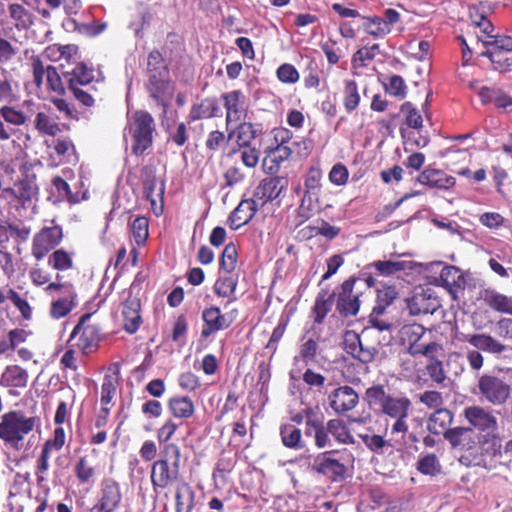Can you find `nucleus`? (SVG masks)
<instances>
[{"mask_svg": "<svg viewBox=\"0 0 512 512\" xmlns=\"http://www.w3.org/2000/svg\"><path fill=\"white\" fill-rule=\"evenodd\" d=\"M368 405L393 420L390 427L391 440L395 444L416 443L418 437L409 432L408 418L412 412V402L404 394H390L381 384L369 387L365 392Z\"/></svg>", "mask_w": 512, "mask_h": 512, "instance_id": "1", "label": "nucleus"}, {"mask_svg": "<svg viewBox=\"0 0 512 512\" xmlns=\"http://www.w3.org/2000/svg\"><path fill=\"white\" fill-rule=\"evenodd\" d=\"M463 416L474 431L477 430L483 433L482 438L479 439L483 450L486 452L491 450L495 453L500 447L498 438L499 425L495 412L488 407L471 405L465 407Z\"/></svg>", "mask_w": 512, "mask_h": 512, "instance_id": "2", "label": "nucleus"}, {"mask_svg": "<svg viewBox=\"0 0 512 512\" xmlns=\"http://www.w3.org/2000/svg\"><path fill=\"white\" fill-rule=\"evenodd\" d=\"M37 422V417L27 416L21 410L8 411L0 417V439L13 448H19Z\"/></svg>", "mask_w": 512, "mask_h": 512, "instance_id": "3", "label": "nucleus"}, {"mask_svg": "<svg viewBox=\"0 0 512 512\" xmlns=\"http://www.w3.org/2000/svg\"><path fill=\"white\" fill-rule=\"evenodd\" d=\"M480 400L494 407L504 406L511 396V386L502 377L484 373L477 381Z\"/></svg>", "mask_w": 512, "mask_h": 512, "instance_id": "4", "label": "nucleus"}, {"mask_svg": "<svg viewBox=\"0 0 512 512\" xmlns=\"http://www.w3.org/2000/svg\"><path fill=\"white\" fill-rule=\"evenodd\" d=\"M155 122L147 111H136L129 124V133L133 138L132 151L136 155L143 154L153 143Z\"/></svg>", "mask_w": 512, "mask_h": 512, "instance_id": "5", "label": "nucleus"}, {"mask_svg": "<svg viewBox=\"0 0 512 512\" xmlns=\"http://www.w3.org/2000/svg\"><path fill=\"white\" fill-rule=\"evenodd\" d=\"M91 316L89 313L83 315L69 338L72 346L77 347L85 354L94 350L100 341V327L98 324L90 322Z\"/></svg>", "mask_w": 512, "mask_h": 512, "instance_id": "6", "label": "nucleus"}, {"mask_svg": "<svg viewBox=\"0 0 512 512\" xmlns=\"http://www.w3.org/2000/svg\"><path fill=\"white\" fill-rule=\"evenodd\" d=\"M312 471L321 474L333 481L345 478L347 467L342 459L335 458V452L326 451L316 455L311 464Z\"/></svg>", "mask_w": 512, "mask_h": 512, "instance_id": "7", "label": "nucleus"}, {"mask_svg": "<svg viewBox=\"0 0 512 512\" xmlns=\"http://www.w3.org/2000/svg\"><path fill=\"white\" fill-rule=\"evenodd\" d=\"M147 89L150 96L157 104L166 107L172 98L174 87L168 80V71L166 67L155 69V72L149 73Z\"/></svg>", "mask_w": 512, "mask_h": 512, "instance_id": "8", "label": "nucleus"}, {"mask_svg": "<svg viewBox=\"0 0 512 512\" xmlns=\"http://www.w3.org/2000/svg\"><path fill=\"white\" fill-rule=\"evenodd\" d=\"M38 194V187L34 177H25L15 183L14 188H4L0 193V200L8 203L19 201L24 207L30 206Z\"/></svg>", "mask_w": 512, "mask_h": 512, "instance_id": "9", "label": "nucleus"}, {"mask_svg": "<svg viewBox=\"0 0 512 512\" xmlns=\"http://www.w3.org/2000/svg\"><path fill=\"white\" fill-rule=\"evenodd\" d=\"M223 106L226 110V130L233 124L245 121L247 116V104L244 94L240 90H233L222 94Z\"/></svg>", "mask_w": 512, "mask_h": 512, "instance_id": "10", "label": "nucleus"}, {"mask_svg": "<svg viewBox=\"0 0 512 512\" xmlns=\"http://www.w3.org/2000/svg\"><path fill=\"white\" fill-rule=\"evenodd\" d=\"M46 291L49 293L54 291L63 292V297L53 301L51 304L50 315L55 319L65 317L77 305V295L71 284L53 282L46 287Z\"/></svg>", "mask_w": 512, "mask_h": 512, "instance_id": "11", "label": "nucleus"}, {"mask_svg": "<svg viewBox=\"0 0 512 512\" xmlns=\"http://www.w3.org/2000/svg\"><path fill=\"white\" fill-rule=\"evenodd\" d=\"M62 228L58 225L44 227L33 238L32 255L37 259H43L62 240Z\"/></svg>", "mask_w": 512, "mask_h": 512, "instance_id": "12", "label": "nucleus"}, {"mask_svg": "<svg viewBox=\"0 0 512 512\" xmlns=\"http://www.w3.org/2000/svg\"><path fill=\"white\" fill-rule=\"evenodd\" d=\"M358 394L350 386H341L329 395V404L338 414L346 413L358 404Z\"/></svg>", "mask_w": 512, "mask_h": 512, "instance_id": "13", "label": "nucleus"}, {"mask_svg": "<svg viewBox=\"0 0 512 512\" xmlns=\"http://www.w3.org/2000/svg\"><path fill=\"white\" fill-rule=\"evenodd\" d=\"M479 299L491 310L512 316V296L488 287L479 291Z\"/></svg>", "mask_w": 512, "mask_h": 512, "instance_id": "14", "label": "nucleus"}, {"mask_svg": "<svg viewBox=\"0 0 512 512\" xmlns=\"http://www.w3.org/2000/svg\"><path fill=\"white\" fill-rule=\"evenodd\" d=\"M284 189V180L279 177L264 178L255 188L253 199L260 207L276 199Z\"/></svg>", "mask_w": 512, "mask_h": 512, "instance_id": "15", "label": "nucleus"}, {"mask_svg": "<svg viewBox=\"0 0 512 512\" xmlns=\"http://www.w3.org/2000/svg\"><path fill=\"white\" fill-rule=\"evenodd\" d=\"M444 438L455 449L468 451L476 446V434L471 427H455L444 432Z\"/></svg>", "mask_w": 512, "mask_h": 512, "instance_id": "16", "label": "nucleus"}, {"mask_svg": "<svg viewBox=\"0 0 512 512\" xmlns=\"http://www.w3.org/2000/svg\"><path fill=\"white\" fill-rule=\"evenodd\" d=\"M179 475V466L169 465L165 460L154 462L151 471V481L154 487L166 488Z\"/></svg>", "mask_w": 512, "mask_h": 512, "instance_id": "17", "label": "nucleus"}, {"mask_svg": "<svg viewBox=\"0 0 512 512\" xmlns=\"http://www.w3.org/2000/svg\"><path fill=\"white\" fill-rule=\"evenodd\" d=\"M140 300L131 295L129 292L128 297L123 302L122 316H123V328L128 333H135L141 324L140 316Z\"/></svg>", "mask_w": 512, "mask_h": 512, "instance_id": "18", "label": "nucleus"}, {"mask_svg": "<svg viewBox=\"0 0 512 512\" xmlns=\"http://www.w3.org/2000/svg\"><path fill=\"white\" fill-rule=\"evenodd\" d=\"M461 340L469 343L476 350L486 353L501 354L506 349L504 344L491 335L485 333L464 334L462 335Z\"/></svg>", "mask_w": 512, "mask_h": 512, "instance_id": "19", "label": "nucleus"}, {"mask_svg": "<svg viewBox=\"0 0 512 512\" xmlns=\"http://www.w3.org/2000/svg\"><path fill=\"white\" fill-rule=\"evenodd\" d=\"M410 315L432 314L440 306L436 297L426 292L416 293L406 300Z\"/></svg>", "mask_w": 512, "mask_h": 512, "instance_id": "20", "label": "nucleus"}, {"mask_svg": "<svg viewBox=\"0 0 512 512\" xmlns=\"http://www.w3.org/2000/svg\"><path fill=\"white\" fill-rule=\"evenodd\" d=\"M202 319L204 326L201 331V336L207 338L212 334L224 330L230 326L225 316L221 313L218 307L206 308L202 312Z\"/></svg>", "mask_w": 512, "mask_h": 512, "instance_id": "21", "label": "nucleus"}, {"mask_svg": "<svg viewBox=\"0 0 512 512\" xmlns=\"http://www.w3.org/2000/svg\"><path fill=\"white\" fill-rule=\"evenodd\" d=\"M440 280L443 287L452 295L454 299L457 298L458 292L464 290L466 279L463 272L456 266H444L440 272Z\"/></svg>", "mask_w": 512, "mask_h": 512, "instance_id": "22", "label": "nucleus"}, {"mask_svg": "<svg viewBox=\"0 0 512 512\" xmlns=\"http://www.w3.org/2000/svg\"><path fill=\"white\" fill-rule=\"evenodd\" d=\"M482 41L484 44L493 47L492 51L486 52V55L489 56L493 63L501 64L503 61L506 64L505 68L512 66L511 59L505 56L506 52L512 51V38L510 36H494L493 41Z\"/></svg>", "mask_w": 512, "mask_h": 512, "instance_id": "23", "label": "nucleus"}, {"mask_svg": "<svg viewBox=\"0 0 512 512\" xmlns=\"http://www.w3.org/2000/svg\"><path fill=\"white\" fill-rule=\"evenodd\" d=\"M259 207L257 200L253 198L242 200L229 216L230 227L236 230L247 224Z\"/></svg>", "mask_w": 512, "mask_h": 512, "instance_id": "24", "label": "nucleus"}, {"mask_svg": "<svg viewBox=\"0 0 512 512\" xmlns=\"http://www.w3.org/2000/svg\"><path fill=\"white\" fill-rule=\"evenodd\" d=\"M121 501L119 485L113 480H106L103 483L102 497L98 505L93 510L114 511Z\"/></svg>", "mask_w": 512, "mask_h": 512, "instance_id": "25", "label": "nucleus"}, {"mask_svg": "<svg viewBox=\"0 0 512 512\" xmlns=\"http://www.w3.org/2000/svg\"><path fill=\"white\" fill-rule=\"evenodd\" d=\"M93 80V70L84 63H79L72 71L64 73V81L68 87H88Z\"/></svg>", "mask_w": 512, "mask_h": 512, "instance_id": "26", "label": "nucleus"}, {"mask_svg": "<svg viewBox=\"0 0 512 512\" xmlns=\"http://www.w3.org/2000/svg\"><path fill=\"white\" fill-rule=\"evenodd\" d=\"M28 382V373L18 365L7 366L0 375V385L8 388H23Z\"/></svg>", "mask_w": 512, "mask_h": 512, "instance_id": "27", "label": "nucleus"}, {"mask_svg": "<svg viewBox=\"0 0 512 512\" xmlns=\"http://www.w3.org/2000/svg\"><path fill=\"white\" fill-rule=\"evenodd\" d=\"M477 93L484 105L494 104L499 108H506L512 105V98L495 86H482Z\"/></svg>", "mask_w": 512, "mask_h": 512, "instance_id": "28", "label": "nucleus"}, {"mask_svg": "<svg viewBox=\"0 0 512 512\" xmlns=\"http://www.w3.org/2000/svg\"><path fill=\"white\" fill-rule=\"evenodd\" d=\"M417 181L422 185L442 189H448L455 184L453 177H448L440 170L435 169H425L417 177Z\"/></svg>", "mask_w": 512, "mask_h": 512, "instance_id": "29", "label": "nucleus"}, {"mask_svg": "<svg viewBox=\"0 0 512 512\" xmlns=\"http://www.w3.org/2000/svg\"><path fill=\"white\" fill-rule=\"evenodd\" d=\"M235 128H229L227 139L236 138L240 147H248L252 140L256 138L257 130L250 122L242 121L236 124Z\"/></svg>", "mask_w": 512, "mask_h": 512, "instance_id": "30", "label": "nucleus"}, {"mask_svg": "<svg viewBox=\"0 0 512 512\" xmlns=\"http://www.w3.org/2000/svg\"><path fill=\"white\" fill-rule=\"evenodd\" d=\"M195 493L187 483H181L176 488V512H192L194 508Z\"/></svg>", "mask_w": 512, "mask_h": 512, "instance_id": "31", "label": "nucleus"}, {"mask_svg": "<svg viewBox=\"0 0 512 512\" xmlns=\"http://www.w3.org/2000/svg\"><path fill=\"white\" fill-rule=\"evenodd\" d=\"M171 414L179 419L190 418L195 411L193 401L187 396H175L168 402Z\"/></svg>", "mask_w": 512, "mask_h": 512, "instance_id": "32", "label": "nucleus"}, {"mask_svg": "<svg viewBox=\"0 0 512 512\" xmlns=\"http://www.w3.org/2000/svg\"><path fill=\"white\" fill-rule=\"evenodd\" d=\"M280 435L283 445L287 448L300 450L305 447L301 430L293 424L282 425Z\"/></svg>", "mask_w": 512, "mask_h": 512, "instance_id": "33", "label": "nucleus"}, {"mask_svg": "<svg viewBox=\"0 0 512 512\" xmlns=\"http://www.w3.org/2000/svg\"><path fill=\"white\" fill-rule=\"evenodd\" d=\"M453 421V414L446 408H439L432 413L428 420V429L433 434H440Z\"/></svg>", "mask_w": 512, "mask_h": 512, "instance_id": "34", "label": "nucleus"}, {"mask_svg": "<svg viewBox=\"0 0 512 512\" xmlns=\"http://www.w3.org/2000/svg\"><path fill=\"white\" fill-rule=\"evenodd\" d=\"M8 12L18 30H27L32 26L34 17L23 5L10 4Z\"/></svg>", "mask_w": 512, "mask_h": 512, "instance_id": "35", "label": "nucleus"}, {"mask_svg": "<svg viewBox=\"0 0 512 512\" xmlns=\"http://www.w3.org/2000/svg\"><path fill=\"white\" fill-rule=\"evenodd\" d=\"M398 297V290L393 285H382L377 291V305L374 307V313L382 315L385 309L391 305Z\"/></svg>", "mask_w": 512, "mask_h": 512, "instance_id": "36", "label": "nucleus"}, {"mask_svg": "<svg viewBox=\"0 0 512 512\" xmlns=\"http://www.w3.org/2000/svg\"><path fill=\"white\" fill-rule=\"evenodd\" d=\"M372 267L382 276H392L397 272L411 269V262L399 261V260H385L375 261L372 263Z\"/></svg>", "mask_w": 512, "mask_h": 512, "instance_id": "37", "label": "nucleus"}, {"mask_svg": "<svg viewBox=\"0 0 512 512\" xmlns=\"http://www.w3.org/2000/svg\"><path fill=\"white\" fill-rule=\"evenodd\" d=\"M289 134L290 132L288 130H279L275 134V140L280 142L275 148V154L276 158L280 161L288 159L294 152V146L299 145L296 142H293L291 145H289Z\"/></svg>", "mask_w": 512, "mask_h": 512, "instance_id": "38", "label": "nucleus"}, {"mask_svg": "<svg viewBox=\"0 0 512 512\" xmlns=\"http://www.w3.org/2000/svg\"><path fill=\"white\" fill-rule=\"evenodd\" d=\"M328 430L335 440L342 444H353L354 437L350 433L346 424L340 419H331L328 421Z\"/></svg>", "mask_w": 512, "mask_h": 512, "instance_id": "39", "label": "nucleus"}, {"mask_svg": "<svg viewBox=\"0 0 512 512\" xmlns=\"http://www.w3.org/2000/svg\"><path fill=\"white\" fill-rule=\"evenodd\" d=\"M35 127L39 132L51 136H55L61 131L56 118L44 112L36 114Z\"/></svg>", "mask_w": 512, "mask_h": 512, "instance_id": "40", "label": "nucleus"}, {"mask_svg": "<svg viewBox=\"0 0 512 512\" xmlns=\"http://www.w3.org/2000/svg\"><path fill=\"white\" fill-rule=\"evenodd\" d=\"M334 294L327 295L326 292H321L316 298L313 313L315 314L314 321L318 324L322 323L328 312L333 306Z\"/></svg>", "mask_w": 512, "mask_h": 512, "instance_id": "41", "label": "nucleus"}, {"mask_svg": "<svg viewBox=\"0 0 512 512\" xmlns=\"http://www.w3.org/2000/svg\"><path fill=\"white\" fill-rule=\"evenodd\" d=\"M364 19V31L374 38H383L391 32V27L387 26V24L382 21V18L380 17H364Z\"/></svg>", "mask_w": 512, "mask_h": 512, "instance_id": "42", "label": "nucleus"}, {"mask_svg": "<svg viewBox=\"0 0 512 512\" xmlns=\"http://www.w3.org/2000/svg\"><path fill=\"white\" fill-rule=\"evenodd\" d=\"M360 102L358 85L354 80H345L344 107L348 112L354 111Z\"/></svg>", "mask_w": 512, "mask_h": 512, "instance_id": "43", "label": "nucleus"}, {"mask_svg": "<svg viewBox=\"0 0 512 512\" xmlns=\"http://www.w3.org/2000/svg\"><path fill=\"white\" fill-rule=\"evenodd\" d=\"M383 86L387 93L398 99H404L407 95V86L399 75L389 76Z\"/></svg>", "mask_w": 512, "mask_h": 512, "instance_id": "44", "label": "nucleus"}, {"mask_svg": "<svg viewBox=\"0 0 512 512\" xmlns=\"http://www.w3.org/2000/svg\"><path fill=\"white\" fill-rule=\"evenodd\" d=\"M237 255L236 246L233 243L227 244L220 258V269L227 273L234 271L237 264Z\"/></svg>", "mask_w": 512, "mask_h": 512, "instance_id": "45", "label": "nucleus"}, {"mask_svg": "<svg viewBox=\"0 0 512 512\" xmlns=\"http://www.w3.org/2000/svg\"><path fill=\"white\" fill-rule=\"evenodd\" d=\"M359 299L357 296H339L337 301V310L345 317L354 316L359 311Z\"/></svg>", "mask_w": 512, "mask_h": 512, "instance_id": "46", "label": "nucleus"}, {"mask_svg": "<svg viewBox=\"0 0 512 512\" xmlns=\"http://www.w3.org/2000/svg\"><path fill=\"white\" fill-rule=\"evenodd\" d=\"M68 90L73 94L74 98L86 107L94 105L95 98L94 92L96 91L93 86L88 87H68Z\"/></svg>", "mask_w": 512, "mask_h": 512, "instance_id": "47", "label": "nucleus"}, {"mask_svg": "<svg viewBox=\"0 0 512 512\" xmlns=\"http://www.w3.org/2000/svg\"><path fill=\"white\" fill-rule=\"evenodd\" d=\"M418 470L425 475H436L440 472L441 465L434 454H428L418 461Z\"/></svg>", "mask_w": 512, "mask_h": 512, "instance_id": "48", "label": "nucleus"}, {"mask_svg": "<svg viewBox=\"0 0 512 512\" xmlns=\"http://www.w3.org/2000/svg\"><path fill=\"white\" fill-rule=\"evenodd\" d=\"M132 235L138 245L143 244L148 237V220L145 217H137L131 224Z\"/></svg>", "mask_w": 512, "mask_h": 512, "instance_id": "49", "label": "nucleus"}, {"mask_svg": "<svg viewBox=\"0 0 512 512\" xmlns=\"http://www.w3.org/2000/svg\"><path fill=\"white\" fill-rule=\"evenodd\" d=\"M379 52V44H373L369 47H362L355 52L352 58L354 64L360 63V66H366L367 62L373 60Z\"/></svg>", "mask_w": 512, "mask_h": 512, "instance_id": "50", "label": "nucleus"}, {"mask_svg": "<svg viewBox=\"0 0 512 512\" xmlns=\"http://www.w3.org/2000/svg\"><path fill=\"white\" fill-rule=\"evenodd\" d=\"M236 285L237 282L233 277H220L214 284V291L218 296L228 297L235 291Z\"/></svg>", "mask_w": 512, "mask_h": 512, "instance_id": "51", "label": "nucleus"}, {"mask_svg": "<svg viewBox=\"0 0 512 512\" xmlns=\"http://www.w3.org/2000/svg\"><path fill=\"white\" fill-rule=\"evenodd\" d=\"M0 116L9 124L20 126L26 122L24 113L10 106H3L0 109Z\"/></svg>", "mask_w": 512, "mask_h": 512, "instance_id": "52", "label": "nucleus"}, {"mask_svg": "<svg viewBox=\"0 0 512 512\" xmlns=\"http://www.w3.org/2000/svg\"><path fill=\"white\" fill-rule=\"evenodd\" d=\"M360 438L368 449L372 452L381 454L388 442L380 435L376 434H360Z\"/></svg>", "mask_w": 512, "mask_h": 512, "instance_id": "53", "label": "nucleus"}, {"mask_svg": "<svg viewBox=\"0 0 512 512\" xmlns=\"http://www.w3.org/2000/svg\"><path fill=\"white\" fill-rule=\"evenodd\" d=\"M7 299L10 300L20 311L21 315L25 319H30L32 316V308L26 299L22 298L13 289L8 290Z\"/></svg>", "mask_w": 512, "mask_h": 512, "instance_id": "54", "label": "nucleus"}, {"mask_svg": "<svg viewBox=\"0 0 512 512\" xmlns=\"http://www.w3.org/2000/svg\"><path fill=\"white\" fill-rule=\"evenodd\" d=\"M419 401L428 408L439 409L444 403L443 396L440 392L435 390L424 391L419 396Z\"/></svg>", "mask_w": 512, "mask_h": 512, "instance_id": "55", "label": "nucleus"}, {"mask_svg": "<svg viewBox=\"0 0 512 512\" xmlns=\"http://www.w3.org/2000/svg\"><path fill=\"white\" fill-rule=\"evenodd\" d=\"M278 79L283 83L293 84L299 80V73L292 64H282L276 71Z\"/></svg>", "mask_w": 512, "mask_h": 512, "instance_id": "56", "label": "nucleus"}, {"mask_svg": "<svg viewBox=\"0 0 512 512\" xmlns=\"http://www.w3.org/2000/svg\"><path fill=\"white\" fill-rule=\"evenodd\" d=\"M362 342L359 334L354 331H347L344 335V350L355 358Z\"/></svg>", "mask_w": 512, "mask_h": 512, "instance_id": "57", "label": "nucleus"}, {"mask_svg": "<svg viewBox=\"0 0 512 512\" xmlns=\"http://www.w3.org/2000/svg\"><path fill=\"white\" fill-rule=\"evenodd\" d=\"M49 263L57 270H67L72 266V259L66 251L60 249L51 255Z\"/></svg>", "mask_w": 512, "mask_h": 512, "instance_id": "58", "label": "nucleus"}, {"mask_svg": "<svg viewBox=\"0 0 512 512\" xmlns=\"http://www.w3.org/2000/svg\"><path fill=\"white\" fill-rule=\"evenodd\" d=\"M427 372L432 381L441 384L446 379V372L441 361L432 359L427 365Z\"/></svg>", "mask_w": 512, "mask_h": 512, "instance_id": "59", "label": "nucleus"}, {"mask_svg": "<svg viewBox=\"0 0 512 512\" xmlns=\"http://www.w3.org/2000/svg\"><path fill=\"white\" fill-rule=\"evenodd\" d=\"M223 177L225 179L224 187H234L244 181L245 174L240 167L230 166L224 172Z\"/></svg>", "mask_w": 512, "mask_h": 512, "instance_id": "60", "label": "nucleus"}, {"mask_svg": "<svg viewBox=\"0 0 512 512\" xmlns=\"http://www.w3.org/2000/svg\"><path fill=\"white\" fill-rule=\"evenodd\" d=\"M46 81L49 89L60 94L64 93L63 80L58 74L57 69L52 65H48Z\"/></svg>", "mask_w": 512, "mask_h": 512, "instance_id": "61", "label": "nucleus"}, {"mask_svg": "<svg viewBox=\"0 0 512 512\" xmlns=\"http://www.w3.org/2000/svg\"><path fill=\"white\" fill-rule=\"evenodd\" d=\"M34 83L40 87L43 84L44 77H47L48 65L45 66L39 56H33L31 59Z\"/></svg>", "mask_w": 512, "mask_h": 512, "instance_id": "62", "label": "nucleus"}, {"mask_svg": "<svg viewBox=\"0 0 512 512\" xmlns=\"http://www.w3.org/2000/svg\"><path fill=\"white\" fill-rule=\"evenodd\" d=\"M479 221L489 229H498L503 226L505 218L497 212H485L479 217Z\"/></svg>", "mask_w": 512, "mask_h": 512, "instance_id": "63", "label": "nucleus"}, {"mask_svg": "<svg viewBox=\"0 0 512 512\" xmlns=\"http://www.w3.org/2000/svg\"><path fill=\"white\" fill-rule=\"evenodd\" d=\"M162 458L160 460H165L166 462H171L174 466H179L180 463V448L173 443H167L164 445L162 452Z\"/></svg>", "mask_w": 512, "mask_h": 512, "instance_id": "64", "label": "nucleus"}]
</instances>
